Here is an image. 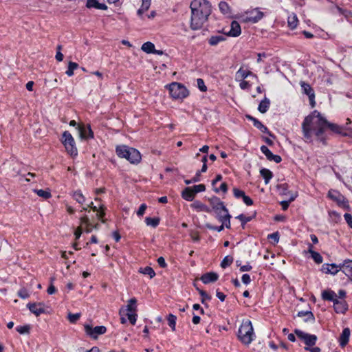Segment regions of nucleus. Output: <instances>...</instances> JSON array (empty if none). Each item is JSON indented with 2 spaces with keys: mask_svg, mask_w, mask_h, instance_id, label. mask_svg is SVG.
I'll use <instances>...</instances> for the list:
<instances>
[{
  "mask_svg": "<svg viewBox=\"0 0 352 352\" xmlns=\"http://www.w3.org/2000/svg\"><path fill=\"white\" fill-rule=\"evenodd\" d=\"M302 128L306 141H311L313 135L320 138L324 133L327 129V120L315 110L305 118Z\"/></svg>",
  "mask_w": 352,
  "mask_h": 352,
  "instance_id": "1",
  "label": "nucleus"
},
{
  "mask_svg": "<svg viewBox=\"0 0 352 352\" xmlns=\"http://www.w3.org/2000/svg\"><path fill=\"white\" fill-rule=\"evenodd\" d=\"M191 10L190 28L193 30L201 29L211 14V4L208 0H192Z\"/></svg>",
  "mask_w": 352,
  "mask_h": 352,
  "instance_id": "2",
  "label": "nucleus"
},
{
  "mask_svg": "<svg viewBox=\"0 0 352 352\" xmlns=\"http://www.w3.org/2000/svg\"><path fill=\"white\" fill-rule=\"evenodd\" d=\"M238 339L245 345H249L254 339L255 335L252 322L243 320L237 333Z\"/></svg>",
  "mask_w": 352,
  "mask_h": 352,
  "instance_id": "3",
  "label": "nucleus"
},
{
  "mask_svg": "<svg viewBox=\"0 0 352 352\" xmlns=\"http://www.w3.org/2000/svg\"><path fill=\"white\" fill-rule=\"evenodd\" d=\"M116 152L119 157L125 158L132 164H138L141 160L140 152L137 149L126 145L117 146Z\"/></svg>",
  "mask_w": 352,
  "mask_h": 352,
  "instance_id": "4",
  "label": "nucleus"
},
{
  "mask_svg": "<svg viewBox=\"0 0 352 352\" xmlns=\"http://www.w3.org/2000/svg\"><path fill=\"white\" fill-rule=\"evenodd\" d=\"M169 91L170 97L174 100H183L189 95L188 89L182 83L173 82L165 86Z\"/></svg>",
  "mask_w": 352,
  "mask_h": 352,
  "instance_id": "5",
  "label": "nucleus"
},
{
  "mask_svg": "<svg viewBox=\"0 0 352 352\" xmlns=\"http://www.w3.org/2000/svg\"><path fill=\"white\" fill-rule=\"evenodd\" d=\"M62 142L64 144L67 152L72 156L77 155V148L75 145V141L71 133L65 131L62 136Z\"/></svg>",
  "mask_w": 352,
  "mask_h": 352,
  "instance_id": "6",
  "label": "nucleus"
},
{
  "mask_svg": "<svg viewBox=\"0 0 352 352\" xmlns=\"http://www.w3.org/2000/svg\"><path fill=\"white\" fill-rule=\"evenodd\" d=\"M294 333L307 346L314 345L317 341L316 335L309 334L299 329H295Z\"/></svg>",
  "mask_w": 352,
  "mask_h": 352,
  "instance_id": "7",
  "label": "nucleus"
},
{
  "mask_svg": "<svg viewBox=\"0 0 352 352\" xmlns=\"http://www.w3.org/2000/svg\"><path fill=\"white\" fill-rule=\"evenodd\" d=\"M85 330L87 334L96 339L99 335L104 334L107 329L104 326H97L93 328L90 324H85Z\"/></svg>",
  "mask_w": 352,
  "mask_h": 352,
  "instance_id": "8",
  "label": "nucleus"
},
{
  "mask_svg": "<svg viewBox=\"0 0 352 352\" xmlns=\"http://www.w3.org/2000/svg\"><path fill=\"white\" fill-rule=\"evenodd\" d=\"M327 196L340 206L344 207L347 204L345 197L337 190L333 189L329 190Z\"/></svg>",
  "mask_w": 352,
  "mask_h": 352,
  "instance_id": "9",
  "label": "nucleus"
},
{
  "mask_svg": "<svg viewBox=\"0 0 352 352\" xmlns=\"http://www.w3.org/2000/svg\"><path fill=\"white\" fill-rule=\"evenodd\" d=\"M216 213V218L221 222V223L225 224L226 228H230V218L231 216L228 212V209H224L223 210L217 211Z\"/></svg>",
  "mask_w": 352,
  "mask_h": 352,
  "instance_id": "10",
  "label": "nucleus"
},
{
  "mask_svg": "<svg viewBox=\"0 0 352 352\" xmlns=\"http://www.w3.org/2000/svg\"><path fill=\"white\" fill-rule=\"evenodd\" d=\"M300 86L302 87V91L305 94L309 96L310 104L311 107H314L316 105L315 101V93L314 89L311 87L309 84L305 82H300Z\"/></svg>",
  "mask_w": 352,
  "mask_h": 352,
  "instance_id": "11",
  "label": "nucleus"
},
{
  "mask_svg": "<svg viewBox=\"0 0 352 352\" xmlns=\"http://www.w3.org/2000/svg\"><path fill=\"white\" fill-rule=\"evenodd\" d=\"M27 307L30 311L35 314L36 316H40L45 312V305L43 302L38 303H28Z\"/></svg>",
  "mask_w": 352,
  "mask_h": 352,
  "instance_id": "12",
  "label": "nucleus"
},
{
  "mask_svg": "<svg viewBox=\"0 0 352 352\" xmlns=\"http://www.w3.org/2000/svg\"><path fill=\"white\" fill-rule=\"evenodd\" d=\"M241 33V29L239 23L236 21H233L231 23L230 31L228 32H225V34L227 36L236 37L239 36Z\"/></svg>",
  "mask_w": 352,
  "mask_h": 352,
  "instance_id": "13",
  "label": "nucleus"
},
{
  "mask_svg": "<svg viewBox=\"0 0 352 352\" xmlns=\"http://www.w3.org/2000/svg\"><path fill=\"white\" fill-rule=\"evenodd\" d=\"M261 151L266 156L268 160L274 161L276 163L281 162V157L278 155H274L266 146H262L261 147Z\"/></svg>",
  "mask_w": 352,
  "mask_h": 352,
  "instance_id": "14",
  "label": "nucleus"
},
{
  "mask_svg": "<svg viewBox=\"0 0 352 352\" xmlns=\"http://www.w3.org/2000/svg\"><path fill=\"white\" fill-rule=\"evenodd\" d=\"M209 202L210 204V206L212 208V210L214 211V212H217V211L226 209V207L224 206V204L223 201L220 200L219 198L217 197H212L209 199Z\"/></svg>",
  "mask_w": 352,
  "mask_h": 352,
  "instance_id": "15",
  "label": "nucleus"
},
{
  "mask_svg": "<svg viewBox=\"0 0 352 352\" xmlns=\"http://www.w3.org/2000/svg\"><path fill=\"white\" fill-rule=\"evenodd\" d=\"M333 307L336 312L338 314H344L348 309L346 301L344 299H338V298L333 302Z\"/></svg>",
  "mask_w": 352,
  "mask_h": 352,
  "instance_id": "16",
  "label": "nucleus"
},
{
  "mask_svg": "<svg viewBox=\"0 0 352 352\" xmlns=\"http://www.w3.org/2000/svg\"><path fill=\"white\" fill-rule=\"evenodd\" d=\"M219 278V275L216 272H207L206 274H204L201 278L200 280L203 282L204 284H209L211 283L216 282Z\"/></svg>",
  "mask_w": 352,
  "mask_h": 352,
  "instance_id": "17",
  "label": "nucleus"
},
{
  "mask_svg": "<svg viewBox=\"0 0 352 352\" xmlns=\"http://www.w3.org/2000/svg\"><path fill=\"white\" fill-rule=\"evenodd\" d=\"M263 16V13L258 9L250 11L247 16L246 20L252 23H256Z\"/></svg>",
  "mask_w": 352,
  "mask_h": 352,
  "instance_id": "18",
  "label": "nucleus"
},
{
  "mask_svg": "<svg viewBox=\"0 0 352 352\" xmlns=\"http://www.w3.org/2000/svg\"><path fill=\"white\" fill-rule=\"evenodd\" d=\"M321 271L327 274L335 275L340 271L342 272V265H322Z\"/></svg>",
  "mask_w": 352,
  "mask_h": 352,
  "instance_id": "19",
  "label": "nucleus"
},
{
  "mask_svg": "<svg viewBox=\"0 0 352 352\" xmlns=\"http://www.w3.org/2000/svg\"><path fill=\"white\" fill-rule=\"evenodd\" d=\"M248 76H253L257 78V76L254 74L251 71L243 69L241 67L236 73V80H244Z\"/></svg>",
  "mask_w": 352,
  "mask_h": 352,
  "instance_id": "20",
  "label": "nucleus"
},
{
  "mask_svg": "<svg viewBox=\"0 0 352 352\" xmlns=\"http://www.w3.org/2000/svg\"><path fill=\"white\" fill-rule=\"evenodd\" d=\"M227 36L225 34H216L211 36L208 39V42L211 46H216L219 43L226 40Z\"/></svg>",
  "mask_w": 352,
  "mask_h": 352,
  "instance_id": "21",
  "label": "nucleus"
},
{
  "mask_svg": "<svg viewBox=\"0 0 352 352\" xmlns=\"http://www.w3.org/2000/svg\"><path fill=\"white\" fill-rule=\"evenodd\" d=\"M78 131L80 137L82 139L92 138L94 137L93 131L89 126H78Z\"/></svg>",
  "mask_w": 352,
  "mask_h": 352,
  "instance_id": "22",
  "label": "nucleus"
},
{
  "mask_svg": "<svg viewBox=\"0 0 352 352\" xmlns=\"http://www.w3.org/2000/svg\"><path fill=\"white\" fill-rule=\"evenodd\" d=\"M190 207L195 210L197 212H211V210L209 207L198 200H196L192 204H191Z\"/></svg>",
  "mask_w": 352,
  "mask_h": 352,
  "instance_id": "23",
  "label": "nucleus"
},
{
  "mask_svg": "<svg viewBox=\"0 0 352 352\" xmlns=\"http://www.w3.org/2000/svg\"><path fill=\"white\" fill-rule=\"evenodd\" d=\"M151 4V0H142V5L137 11V14L142 19H144L143 14L149 9Z\"/></svg>",
  "mask_w": 352,
  "mask_h": 352,
  "instance_id": "24",
  "label": "nucleus"
},
{
  "mask_svg": "<svg viewBox=\"0 0 352 352\" xmlns=\"http://www.w3.org/2000/svg\"><path fill=\"white\" fill-rule=\"evenodd\" d=\"M86 6L89 8H96L102 10L107 9V6L104 3H100L97 0H87Z\"/></svg>",
  "mask_w": 352,
  "mask_h": 352,
  "instance_id": "25",
  "label": "nucleus"
},
{
  "mask_svg": "<svg viewBox=\"0 0 352 352\" xmlns=\"http://www.w3.org/2000/svg\"><path fill=\"white\" fill-rule=\"evenodd\" d=\"M322 298L324 300H329L333 302L338 298V294L332 290H324L322 293Z\"/></svg>",
  "mask_w": 352,
  "mask_h": 352,
  "instance_id": "26",
  "label": "nucleus"
},
{
  "mask_svg": "<svg viewBox=\"0 0 352 352\" xmlns=\"http://www.w3.org/2000/svg\"><path fill=\"white\" fill-rule=\"evenodd\" d=\"M195 195L192 190V188L187 187L182 192V197L188 201H191L194 199Z\"/></svg>",
  "mask_w": 352,
  "mask_h": 352,
  "instance_id": "27",
  "label": "nucleus"
},
{
  "mask_svg": "<svg viewBox=\"0 0 352 352\" xmlns=\"http://www.w3.org/2000/svg\"><path fill=\"white\" fill-rule=\"evenodd\" d=\"M287 25L291 30H294L298 25V19L296 14L292 13L288 16Z\"/></svg>",
  "mask_w": 352,
  "mask_h": 352,
  "instance_id": "28",
  "label": "nucleus"
},
{
  "mask_svg": "<svg viewBox=\"0 0 352 352\" xmlns=\"http://www.w3.org/2000/svg\"><path fill=\"white\" fill-rule=\"evenodd\" d=\"M349 336H350V330L349 328H345L342 331V333L340 337V344L341 346L343 347L347 344L349 339Z\"/></svg>",
  "mask_w": 352,
  "mask_h": 352,
  "instance_id": "29",
  "label": "nucleus"
},
{
  "mask_svg": "<svg viewBox=\"0 0 352 352\" xmlns=\"http://www.w3.org/2000/svg\"><path fill=\"white\" fill-rule=\"evenodd\" d=\"M247 118L249 120H252L253 122L254 126L257 129H260L263 133L268 132L267 128L260 121L250 116H248Z\"/></svg>",
  "mask_w": 352,
  "mask_h": 352,
  "instance_id": "30",
  "label": "nucleus"
},
{
  "mask_svg": "<svg viewBox=\"0 0 352 352\" xmlns=\"http://www.w3.org/2000/svg\"><path fill=\"white\" fill-rule=\"evenodd\" d=\"M141 49L147 54L155 53V45L149 41L144 43Z\"/></svg>",
  "mask_w": 352,
  "mask_h": 352,
  "instance_id": "31",
  "label": "nucleus"
},
{
  "mask_svg": "<svg viewBox=\"0 0 352 352\" xmlns=\"http://www.w3.org/2000/svg\"><path fill=\"white\" fill-rule=\"evenodd\" d=\"M309 253L314 262L317 263H320L322 262V256L318 252L312 250L311 245H309Z\"/></svg>",
  "mask_w": 352,
  "mask_h": 352,
  "instance_id": "32",
  "label": "nucleus"
},
{
  "mask_svg": "<svg viewBox=\"0 0 352 352\" xmlns=\"http://www.w3.org/2000/svg\"><path fill=\"white\" fill-rule=\"evenodd\" d=\"M270 100L267 99V98H265L260 102L258 107V110L262 113H265L270 107Z\"/></svg>",
  "mask_w": 352,
  "mask_h": 352,
  "instance_id": "33",
  "label": "nucleus"
},
{
  "mask_svg": "<svg viewBox=\"0 0 352 352\" xmlns=\"http://www.w3.org/2000/svg\"><path fill=\"white\" fill-rule=\"evenodd\" d=\"M138 272L144 275H148L150 278H152L155 276V271L153 270V268H151L149 266H146L144 267H140L138 270Z\"/></svg>",
  "mask_w": 352,
  "mask_h": 352,
  "instance_id": "34",
  "label": "nucleus"
},
{
  "mask_svg": "<svg viewBox=\"0 0 352 352\" xmlns=\"http://www.w3.org/2000/svg\"><path fill=\"white\" fill-rule=\"evenodd\" d=\"M261 175L265 179V184L270 182V180L272 178L273 174L272 171L267 168H262L260 170Z\"/></svg>",
  "mask_w": 352,
  "mask_h": 352,
  "instance_id": "35",
  "label": "nucleus"
},
{
  "mask_svg": "<svg viewBox=\"0 0 352 352\" xmlns=\"http://www.w3.org/2000/svg\"><path fill=\"white\" fill-rule=\"evenodd\" d=\"M298 316H299V317H305V322H308V321H313L314 322V320H315L314 314H312L311 311H299L298 313Z\"/></svg>",
  "mask_w": 352,
  "mask_h": 352,
  "instance_id": "36",
  "label": "nucleus"
},
{
  "mask_svg": "<svg viewBox=\"0 0 352 352\" xmlns=\"http://www.w3.org/2000/svg\"><path fill=\"white\" fill-rule=\"evenodd\" d=\"M136 302L137 300L135 298H133L129 300L128 305L126 306L127 313H135L136 311Z\"/></svg>",
  "mask_w": 352,
  "mask_h": 352,
  "instance_id": "37",
  "label": "nucleus"
},
{
  "mask_svg": "<svg viewBox=\"0 0 352 352\" xmlns=\"http://www.w3.org/2000/svg\"><path fill=\"white\" fill-rule=\"evenodd\" d=\"M73 198L80 204L85 202V197L80 190L75 191L73 193Z\"/></svg>",
  "mask_w": 352,
  "mask_h": 352,
  "instance_id": "38",
  "label": "nucleus"
},
{
  "mask_svg": "<svg viewBox=\"0 0 352 352\" xmlns=\"http://www.w3.org/2000/svg\"><path fill=\"white\" fill-rule=\"evenodd\" d=\"M78 67V65L74 62H69L67 70L66 71V74L68 76H72L74 75V71Z\"/></svg>",
  "mask_w": 352,
  "mask_h": 352,
  "instance_id": "39",
  "label": "nucleus"
},
{
  "mask_svg": "<svg viewBox=\"0 0 352 352\" xmlns=\"http://www.w3.org/2000/svg\"><path fill=\"white\" fill-rule=\"evenodd\" d=\"M145 223L148 226H151L153 228H155L158 226L160 223L159 218H151V217H146Z\"/></svg>",
  "mask_w": 352,
  "mask_h": 352,
  "instance_id": "40",
  "label": "nucleus"
},
{
  "mask_svg": "<svg viewBox=\"0 0 352 352\" xmlns=\"http://www.w3.org/2000/svg\"><path fill=\"white\" fill-rule=\"evenodd\" d=\"M30 325L25 324L23 326H18L16 327V331L20 334H29L30 331Z\"/></svg>",
  "mask_w": 352,
  "mask_h": 352,
  "instance_id": "41",
  "label": "nucleus"
},
{
  "mask_svg": "<svg viewBox=\"0 0 352 352\" xmlns=\"http://www.w3.org/2000/svg\"><path fill=\"white\" fill-rule=\"evenodd\" d=\"M327 129H331L333 132L337 133H342V127L340 126L338 124L329 123L327 120Z\"/></svg>",
  "mask_w": 352,
  "mask_h": 352,
  "instance_id": "42",
  "label": "nucleus"
},
{
  "mask_svg": "<svg viewBox=\"0 0 352 352\" xmlns=\"http://www.w3.org/2000/svg\"><path fill=\"white\" fill-rule=\"evenodd\" d=\"M176 320H177V318L175 315L171 314L168 315V325L170 326V327L172 329L173 331L175 330Z\"/></svg>",
  "mask_w": 352,
  "mask_h": 352,
  "instance_id": "43",
  "label": "nucleus"
},
{
  "mask_svg": "<svg viewBox=\"0 0 352 352\" xmlns=\"http://www.w3.org/2000/svg\"><path fill=\"white\" fill-rule=\"evenodd\" d=\"M34 192L41 197L44 199H49L51 197V193L50 191L44 190H34Z\"/></svg>",
  "mask_w": 352,
  "mask_h": 352,
  "instance_id": "44",
  "label": "nucleus"
},
{
  "mask_svg": "<svg viewBox=\"0 0 352 352\" xmlns=\"http://www.w3.org/2000/svg\"><path fill=\"white\" fill-rule=\"evenodd\" d=\"M297 197V194H294V195H292L290 197V199H289V201H282L280 202V205L282 206V208L283 210H286L288 207H289V203L293 201L296 197Z\"/></svg>",
  "mask_w": 352,
  "mask_h": 352,
  "instance_id": "45",
  "label": "nucleus"
},
{
  "mask_svg": "<svg viewBox=\"0 0 352 352\" xmlns=\"http://www.w3.org/2000/svg\"><path fill=\"white\" fill-rule=\"evenodd\" d=\"M342 273L352 280V265H342Z\"/></svg>",
  "mask_w": 352,
  "mask_h": 352,
  "instance_id": "46",
  "label": "nucleus"
},
{
  "mask_svg": "<svg viewBox=\"0 0 352 352\" xmlns=\"http://www.w3.org/2000/svg\"><path fill=\"white\" fill-rule=\"evenodd\" d=\"M219 8L223 14H228L229 12V6L225 1H221L219 4Z\"/></svg>",
  "mask_w": 352,
  "mask_h": 352,
  "instance_id": "47",
  "label": "nucleus"
},
{
  "mask_svg": "<svg viewBox=\"0 0 352 352\" xmlns=\"http://www.w3.org/2000/svg\"><path fill=\"white\" fill-rule=\"evenodd\" d=\"M213 190L218 193L219 192H223V193H226L228 191V186L226 184V183L225 182H223L221 185H220V187L219 188H217V187H213Z\"/></svg>",
  "mask_w": 352,
  "mask_h": 352,
  "instance_id": "48",
  "label": "nucleus"
},
{
  "mask_svg": "<svg viewBox=\"0 0 352 352\" xmlns=\"http://www.w3.org/2000/svg\"><path fill=\"white\" fill-rule=\"evenodd\" d=\"M191 188L195 195H196L198 192H204L206 190L205 185L204 184L195 185Z\"/></svg>",
  "mask_w": 352,
  "mask_h": 352,
  "instance_id": "49",
  "label": "nucleus"
},
{
  "mask_svg": "<svg viewBox=\"0 0 352 352\" xmlns=\"http://www.w3.org/2000/svg\"><path fill=\"white\" fill-rule=\"evenodd\" d=\"M197 85L199 90L202 92L207 91V87L205 85L204 81L201 78L197 79Z\"/></svg>",
  "mask_w": 352,
  "mask_h": 352,
  "instance_id": "50",
  "label": "nucleus"
},
{
  "mask_svg": "<svg viewBox=\"0 0 352 352\" xmlns=\"http://www.w3.org/2000/svg\"><path fill=\"white\" fill-rule=\"evenodd\" d=\"M80 313H77V314H71V313H69L68 314V320L72 323L76 322L80 318Z\"/></svg>",
  "mask_w": 352,
  "mask_h": 352,
  "instance_id": "51",
  "label": "nucleus"
},
{
  "mask_svg": "<svg viewBox=\"0 0 352 352\" xmlns=\"http://www.w3.org/2000/svg\"><path fill=\"white\" fill-rule=\"evenodd\" d=\"M206 226L207 228H208L210 230H215L217 232H221L224 229V228H226L225 224H223V223L220 226H214L210 224H206Z\"/></svg>",
  "mask_w": 352,
  "mask_h": 352,
  "instance_id": "52",
  "label": "nucleus"
},
{
  "mask_svg": "<svg viewBox=\"0 0 352 352\" xmlns=\"http://www.w3.org/2000/svg\"><path fill=\"white\" fill-rule=\"evenodd\" d=\"M18 295L20 298H21L23 299H26V298H29V296H30L28 292L27 291V289H25L24 288H23L19 291Z\"/></svg>",
  "mask_w": 352,
  "mask_h": 352,
  "instance_id": "53",
  "label": "nucleus"
},
{
  "mask_svg": "<svg viewBox=\"0 0 352 352\" xmlns=\"http://www.w3.org/2000/svg\"><path fill=\"white\" fill-rule=\"evenodd\" d=\"M199 293L201 296V302L204 303L206 300H210V296L204 291L199 290Z\"/></svg>",
  "mask_w": 352,
  "mask_h": 352,
  "instance_id": "54",
  "label": "nucleus"
},
{
  "mask_svg": "<svg viewBox=\"0 0 352 352\" xmlns=\"http://www.w3.org/2000/svg\"><path fill=\"white\" fill-rule=\"evenodd\" d=\"M233 193H234V197L238 199L242 198L245 195L244 191L241 190L238 188H234Z\"/></svg>",
  "mask_w": 352,
  "mask_h": 352,
  "instance_id": "55",
  "label": "nucleus"
},
{
  "mask_svg": "<svg viewBox=\"0 0 352 352\" xmlns=\"http://www.w3.org/2000/svg\"><path fill=\"white\" fill-rule=\"evenodd\" d=\"M126 316H127L128 319L129 320L130 322L132 324H135V323L136 322L137 314L135 313H126Z\"/></svg>",
  "mask_w": 352,
  "mask_h": 352,
  "instance_id": "56",
  "label": "nucleus"
},
{
  "mask_svg": "<svg viewBox=\"0 0 352 352\" xmlns=\"http://www.w3.org/2000/svg\"><path fill=\"white\" fill-rule=\"evenodd\" d=\"M104 206L102 205H100L98 208V210L99 212L97 214V216L98 217L99 219H100L102 222H104V220L102 219V218L104 217Z\"/></svg>",
  "mask_w": 352,
  "mask_h": 352,
  "instance_id": "57",
  "label": "nucleus"
},
{
  "mask_svg": "<svg viewBox=\"0 0 352 352\" xmlns=\"http://www.w3.org/2000/svg\"><path fill=\"white\" fill-rule=\"evenodd\" d=\"M90 225L89 218L87 216L82 217L80 218V228H83L85 226Z\"/></svg>",
  "mask_w": 352,
  "mask_h": 352,
  "instance_id": "58",
  "label": "nucleus"
},
{
  "mask_svg": "<svg viewBox=\"0 0 352 352\" xmlns=\"http://www.w3.org/2000/svg\"><path fill=\"white\" fill-rule=\"evenodd\" d=\"M236 218L239 219L243 224H245L251 220V217H246L244 214H239Z\"/></svg>",
  "mask_w": 352,
  "mask_h": 352,
  "instance_id": "59",
  "label": "nucleus"
},
{
  "mask_svg": "<svg viewBox=\"0 0 352 352\" xmlns=\"http://www.w3.org/2000/svg\"><path fill=\"white\" fill-rule=\"evenodd\" d=\"M147 208V206L145 204H142L138 210L137 211V214L139 216V217H142L143 216V214L145 213V210Z\"/></svg>",
  "mask_w": 352,
  "mask_h": 352,
  "instance_id": "60",
  "label": "nucleus"
},
{
  "mask_svg": "<svg viewBox=\"0 0 352 352\" xmlns=\"http://www.w3.org/2000/svg\"><path fill=\"white\" fill-rule=\"evenodd\" d=\"M241 82L239 83V87L241 89H246L250 87V84L244 80H239Z\"/></svg>",
  "mask_w": 352,
  "mask_h": 352,
  "instance_id": "61",
  "label": "nucleus"
},
{
  "mask_svg": "<svg viewBox=\"0 0 352 352\" xmlns=\"http://www.w3.org/2000/svg\"><path fill=\"white\" fill-rule=\"evenodd\" d=\"M242 199H243V202H244L247 206H251V205H252V204H253V201H252V199L250 197H248V196L245 195H245H244V196L242 197Z\"/></svg>",
  "mask_w": 352,
  "mask_h": 352,
  "instance_id": "62",
  "label": "nucleus"
},
{
  "mask_svg": "<svg viewBox=\"0 0 352 352\" xmlns=\"http://www.w3.org/2000/svg\"><path fill=\"white\" fill-rule=\"evenodd\" d=\"M233 257L232 256H226L222 261L221 264H231L233 263Z\"/></svg>",
  "mask_w": 352,
  "mask_h": 352,
  "instance_id": "63",
  "label": "nucleus"
},
{
  "mask_svg": "<svg viewBox=\"0 0 352 352\" xmlns=\"http://www.w3.org/2000/svg\"><path fill=\"white\" fill-rule=\"evenodd\" d=\"M344 217L349 226L352 228V216L349 213H346Z\"/></svg>",
  "mask_w": 352,
  "mask_h": 352,
  "instance_id": "64",
  "label": "nucleus"
}]
</instances>
